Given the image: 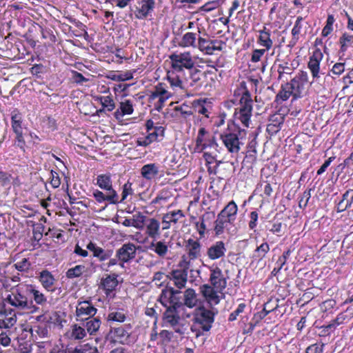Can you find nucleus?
Masks as SVG:
<instances>
[{
	"instance_id": "f257e3e1",
	"label": "nucleus",
	"mask_w": 353,
	"mask_h": 353,
	"mask_svg": "<svg viewBox=\"0 0 353 353\" xmlns=\"http://www.w3.org/2000/svg\"><path fill=\"white\" fill-rule=\"evenodd\" d=\"M181 291L175 290L169 283L161 290L158 301L165 308L163 321L171 327L176 326L180 321L179 310L182 307Z\"/></svg>"
},
{
	"instance_id": "f03ea898",
	"label": "nucleus",
	"mask_w": 353,
	"mask_h": 353,
	"mask_svg": "<svg viewBox=\"0 0 353 353\" xmlns=\"http://www.w3.org/2000/svg\"><path fill=\"white\" fill-rule=\"evenodd\" d=\"M28 288V283L24 282L11 288L3 299L4 303L19 310H29L31 314L37 312L39 307L34 305L32 300H29Z\"/></svg>"
},
{
	"instance_id": "7ed1b4c3",
	"label": "nucleus",
	"mask_w": 353,
	"mask_h": 353,
	"mask_svg": "<svg viewBox=\"0 0 353 353\" xmlns=\"http://www.w3.org/2000/svg\"><path fill=\"white\" fill-rule=\"evenodd\" d=\"M247 132L241 128L234 120H229L227 128L220 134V139L227 151L237 154L244 144Z\"/></svg>"
},
{
	"instance_id": "20e7f679",
	"label": "nucleus",
	"mask_w": 353,
	"mask_h": 353,
	"mask_svg": "<svg viewBox=\"0 0 353 353\" xmlns=\"http://www.w3.org/2000/svg\"><path fill=\"white\" fill-rule=\"evenodd\" d=\"M241 94V97L239 107L235 108L234 118L240 121L243 127L248 128L252 115L253 100L245 81L240 83L239 87L234 91V94Z\"/></svg>"
},
{
	"instance_id": "39448f33",
	"label": "nucleus",
	"mask_w": 353,
	"mask_h": 353,
	"mask_svg": "<svg viewBox=\"0 0 353 353\" xmlns=\"http://www.w3.org/2000/svg\"><path fill=\"white\" fill-rule=\"evenodd\" d=\"M214 321V313L203 306L196 307L192 314L190 330L197 338L208 332Z\"/></svg>"
},
{
	"instance_id": "423d86ee",
	"label": "nucleus",
	"mask_w": 353,
	"mask_h": 353,
	"mask_svg": "<svg viewBox=\"0 0 353 353\" xmlns=\"http://www.w3.org/2000/svg\"><path fill=\"white\" fill-rule=\"evenodd\" d=\"M145 136L137 139L138 146L148 147L154 142H160L165 137V128L159 122L155 123L150 119L145 122Z\"/></svg>"
},
{
	"instance_id": "0eeeda50",
	"label": "nucleus",
	"mask_w": 353,
	"mask_h": 353,
	"mask_svg": "<svg viewBox=\"0 0 353 353\" xmlns=\"http://www.w3.org/2000/svg\"><path fill=\"white\" fill-rule=\"evenodd\" d=\"M190 267V261H188L185 256H182L181 259L177 265V268L172 270L167 276L170 281H172V284L179 290L185 287Z\"/></svg>"
},
{
	"instance_id": "6e6552de",
	"label": "nucleus",
	"mask_w": 353,
	"mask_h": 353,
	"mask_svg": "<svg viewBox=\"0 0 353 353\" xmlns=\"http://www.w3.org/2000/svg\"><path fill=\"white\" fill-rule=\"evenodd\" d=\"M171 68L175 71L183 72L184 70H191L194 68L195 61L192 53L189 51L173 52L169 56Z\"/></svg>"
},
{
	"instance_id": "1a4fd4ad",
	"label": "nucleus",
	"mask_w": 353,
	"mask_h": 353,
	"mask_svg": "<svg viewBox=\"0 0 353 353\" xmlns=\"http://www.w3.org/2000/svg\"><path fill=\"white\" fill-rule=\"evenodd\" d=\"M167 88L165 83H158L148 94L149 102L152 103L154 109L159 112L163 109L165 103L172 97V94Z\"/></svg>"
},
{
	"instance_id": "9d476101",
	"label": "nucleus",
	"mask_w": 353,
	"mask_h": 353,
	"mask_svg": "<svg viewBox=\"0 0 353 353\" xmlns=\"http://www.w3.org/2000/svg\"><path fill=\"white\" fill-rule=\"evenodd\" d=\"M156 6L155 0H137L130 6V11L139 20L152 17Z\"/></svg>"
},
{
	"instance_id": "9b49d317",
	"label": "nucleus",
	"mask_w": 353,
	"mask_h": 353,
	"mask_svg": "<svg viewBox=\"0 0 353 353\" xmlns=\"http://www.w3.org/2000/svg\"><path fill=\"white\" fill-rule=\"evenodd\" d=\"M138 221L141 223H144L145 235L156 240L161 234V222L154 217L146 218L141 212L137 214Z\"/></svg>"
},
{
	"instance_id": "f8f14e48",
	"label": "nucleus",
	"mask_w": 353,
	"mask_h": 353,
	"mask_svg": "<svg viewBox=\"0 0 353 353\" xmlns=\"http://www.w3.org/2000/svg\"><path fill=\"white\" fill-rule=\"evenodd\" d=\"M216 145L214 136H212L205 128H199L195 140L194 152L201 153L206 148H214Z\"/></svg>"
},
{
	"instance_id": "ddd939ff",
	"label": "nucleus",
	"mask_w": 353,
	"mask_h": 353,
	"mask_svg": "<svg viewBox=\"0 0 353 353\" xmlns=\"http://www.w3.org/2000/svg\"><path fill=\"white\" fill-rule=\"evenodd\" d=\"M307 82L308 74L303 70H300L290 82H288L294 92V100L303 97V92Z\"/></svg>"
},
{
	"instance_id": "4468645a",
	"label": "nucleus",
	"mask_w": 353,
	"mask_h": 353,
	"mask_svg": "<svg viewBox=\"0 0 353 353\" xmlns=\"http://www.w3.org/2000/svg\"><path fill=\"white\" fill-rule=\"evenodd\" d=\"M274 65H277L278 81H281L285 74H290L296 68L293 62H290L289 55L284 57L282 50L277 51Z\"/></svg>"
},
{
	"instance_id": "2eb2a0df",
	"label": "nucleus",
	"mask_w": 353,
	"mask_h": 353,
	"mask_svg": "<svg viewBox=\"0 0 353 353\" xmlns=\"http://www.w3.org/2000/svg\"><path fill=\"white\" fill-rule=\"evenodd\" d=\"M225 44L219 39H209L199 36L196 48L204 54L212 55L215 51H222Z\"/></svg>"
},
{
	"instance_id": "dca6fc26",
	"label": "nucleus",
	"mask_w": 353,
	"mask_h": 353,
	"mask_svg": "<svg viewBox=\"0 0 353 353\" xmlns=\"http://www.w3.org/2000/svg\"><path fill=\"white\" fill-rule=\"evenodd\" d=\"M97 312L91 300L78 301L76 306L75 316L77 321L84 322L85 318L93 317Z\"/></svg>"
},
{
	"instance_id": "f3484780",
	"label": "nucleus",
	"mask_w": 353,
	"mask_h": 353,
	"mask_svg": "<svg viewBox=\"0 0 353 353\" xmlns=\"http://www.w3.org/2000/svg\"><path fill=\"white\" fill-rule=\"evenodd\" d=\"M323 59V53L318 48H315L309 57L307 66L311 73L313 81H317L320 78V64Z\"/></svg>"
},
{
	"instance_id": "a211bd4d",
	"label": "nucleus",
	"mask_w": 353,
	"mask_h": 353,
	"mask_svg": "<svg viewBox=\"0 0 353 353\" xmlns=\"http://www.w3.org/2000/svg\"><path fill=\"white\" fill-rule=\"evenodd\" d=\"M37 279L46 292L54 293L57 290V280L48 270L40 271L37 274Z\"/></svg>"
},
{
	"instance_id": "6ab92c4d",
	"label": "nucleus",
	"mask_w": 353,
	"mask_h": 353,
	"mask_svg": "<svg viewBox=\"0 0 353 353\" xmlns=\"http://www.w3.org/2000/svg\"><path fill=\"white\" fill-rule=\"evenodd\" d=\"M184 250L187 254L184 256L190 263L201 257L202 244L199 239L189 238L184 241Z\"/></svg>"
},
{
	"instance_id": "aec40b11",
	"label": "nucleus",
	"mask_w": 353,
	"mask_h": 353,
	"mask_svg": "<svg viewBox=\"0 0 353 353\" xmlns=\"http://www.w3.org/2000/svg\"><path fill=\"white\" fill-rule=\"evenodd\" d=\"M210 285L216 288L219 293H222L227 287V278L224 276L222 270L216 266L210 269Z\"/></svg>"
},
{
	"instance_id": "412c9836",
	"label": "nucleus",
	"mask_w": 353,
	"mask_h": 353,
	"mask_svg": "<svg viewBox=\"0 0 353 353\" xmlns=\"http://www.w3.org/2000/svg\"><path fill=\"white\" fill-rule=\"evenodd\" d=\"M110 333L120 343L129 344L132 341V325L131 323H125L119 327H112Z\"/></svg>"
},
{
	"instance_id": "4be33fe9",
	"label": "nucleus",
	"mask_w": 353,
	"mask_h": 353,
	"mask_svg": "<svg viewBox=\"0 0 353 353\" xmlns=\"http://www.w3.org/2000/svg\"><path fill=\"white\" fill-rule=\"evenodd\" d=\"M137 255V247L133 243H126L122 245L116 252V256L120 260V265L129 263Z\"/></svg>"
},
{
	"instance_id": "5701e85b",
	"label": "nucleus",
	"mask_w": 353,
	"mask_h": 353,
	"mask_svg": "<svg viewBox=\"0 0 353 353\" xmlns=\"http://www.w3.org/2000/svg\"><path fill=\"white\" fill-rule=\"evenodd\" d=\"M118 284L117 275L114 274H108L101 279L99 288L104 291L106 297L113 299Z\"/></svg>"
},
{
	"instance_id": "b1692460",
	"label": "nucleus",
	"mask_w": 353,
	"mask_h": 353,
	"mask_svg": "<svg viewBox=\"0 0 353 353\" xmlns=\"http://www.w3.org/2000/svg\"><path fill=\"white\" fill-rule=\"evenodd\" d=\"M200 70L194 69L193 72H190V75L188 77L185 78V91L187 93H190L191 94H194V93L199 92L202 88L201 77H200Z\"/></svg>"
},
{
	"instance_id": "393cba45",
	"label": "nucleus",
	"mask_w": 353,
	"mask_h": 353,
	"mask_svg": "<svg viewBox=\"0 0 353 353\" xmlns=\"http://www.w3.org/2000/svg\"><path fill=\"white\" fill-rule=\"evenodd\" d=\"M257 32L256 43L263 47L265 50L269 51L274 46V41L271 37V30L267 27V25H264L262 29L257 30Z\"/></svg>"
},
{
	"instance_id": "a878e982",
	"label": "nucleus",
	"mask_w": 353,
	"mask_h": 353,
	"mask_svg": "<svg viewBox=\"0 0 353 353\" xmlns=\"http://www.w3.org/2000/svg\"><path fill=\"white\" fill-rule=\"evenodd\" d=\"M201 34L200 28H197V32H188L182 35L178 40L177 46L181 48H197L198 37Z\"/></svg>"
},
{
	"instance_id": "bb28decb",
	"label": "nucleus",
	"mask_w": 353,
	"mask_h": 353,
	"mask_svg": "<svg viewBox=\"0 0 353 353\" xmlns=\"http://www.w3.org/2000/svg\"><path fill=\"white\" fill-rule=\"evenodd\" d=\"M226 252L225 243L223 241H217L208 248L206 254L210 260L215 261L224 257Z\"/></svg>"
},
{
	"instance_id": "cd10ccee",
	"label": "nucleus",
	"mask_w": 353,
	"mask_h": 353,
	"mask_svg": "<svg viewBox=\"0 0 353 353\" xmlns=\"http://www.w3.org/2000/svg\"><path fill=\"white\" fill-rule=\"evenodd\" d=\"M192 108L195 113L209 118L212 110V102L208 98L198 99L192 102Z\"/></svg>"
},
{
	"instance_id": "c85d7f7f",
	"label": "nucleus",
	"mask_w": 353,
	"mask_h": 353,
	"mask_svg": "<svg viewBox=\"0 0 353 353\" xmlns=\"http://www.w3.org/2000/svg\"><path fill=\"white\" fill-rule=\"evenodd\" d=\"M29 300H32L34 305L39 307L44 306L48 303L47 296L34 284L28 283Z\"/></svg>"
},
{
	"instance_id": "c756f323",
	"label": "nucleus",
	"mask_w": 353,
	"mask_h": 353,
	"mask_svg": "<svg viewBox=\"0 0 353 353\" xmlns=\"http://www.w3.org/2000/svg\"><path fill=\"white\" fill-rule=\"evenodd\" d=\"M17 323V316L15 312L11 310L1 308L0 310V328L9 329L14 326Z\"/></svg>"
},
{
	"instance_id": "7c9ffc66",
	"label": "nucleus",
	"mask_w": 353,
	"mask_h": 353,
	"mask_svg": "<svg viewBox=\"0 0 353 353\" xmlns=\"http://www.w3.org/2000/svg\"><path fill=\"white\" fill-rule=\"evenodd\" d=\"M285 117L280 113H274L270 117L269 123L267 125V132L273 136L279 132L283 125Z\"/></svg>"
},
{
	"instance_id": "2f4dec72",
	"label": "nucleus",
	"mask_w": 353,
	"mask_h": 353,
	"mask_svg": "<svg viewBox=\"0 0 353 353\" xmlns=\"http://www.w3.org/2000/svg\"><path fill=\"white\" fill-rule=\"evenodd\" d=\"M183 73L172 69L171 71L168 72L167 79L173 90L185 91V78L181 76Z\"/></svg>"
},
{
	"instance_id": "473e14b6",
	"label": "nucleus",
	"mask_w": 353,
	"mask_h": 353,
	"mask_svg": "<svg viewBox=\"0 0 353 353\" xmlns=\"http://www.w3.org/2000/svg\"><path fill=\"white\" fill-rule=\"evenodd\" d=\"M87 249L91 251L93 256L98 259L100 262L109 259L113 254L112 249H103L91 241L87 245Z\"/></svg>"
},
{
	"instance_id": "72a5a7b5",
	"label": "nucleus",
	"mask_w": 353,
	"mask_h": 353,
	"mask_svg": "<svg viewBox=\"0 0 353 353\" xmlns=\"http://www.w3.org/2000/svg\"><path fill=\"white\" fill-rule=\"evenodd\" d=\"M200 292L206 301L210 305H217L220 299L216 288L209 284H203L200 287Z\"/></svg>"
},
{
	"instance_id": "f704fd0d",
	"label": "nucleus",
	"mask_w": 353,
	"mask_h": 353,
	"mask_svg": "<svg viewBox=\"0 0 353 353\" xmlns=\"http://www.w3.org/2000/svg\"><path fill=\"white\" fill-rule=\"evenodd\" d=\"M238 205L234 201H230L219 213L230 222V225H234L238 213Z\"/></svg>"
},
{
	"instance_id": "c9c22d12",
	"label": "nucleus",
	"mask_w": 353,
	"mask_h": 353,
	"mask_svg": "<svg viewBox=\"0 0 353 353\" xmlns=\"http://www.w3.org/2000/svg\"><path fill=\"white\" fill-rule=\"evenodd\" d=\"M217 69L212 66V70H207L204 72L200 70L201 83L202 88H212L214 85L217 79Z\"/></svg>"
},
{
	"instance_id": "e433bc0d",
	"label": "nucleus",
	"mask_w": 353,
	"mask_h": 353,
	"mask_svg": "<svg viewBox=\"0 0 353 353\" xmlns=\"http://www.w3.org/2000/svg\"><path fill=\"white\" fill-rule=\"evenodd\" d=\"M304 19L301 16H298L295 21L294 25L292 29V38L289 41L288 47L290 49L293 48L298 43L300 39V34L303 27Z\"/></svg>"
},
{
	"instance_id": "4c0bfd02",
	"label": "nucleus",
	"mask_w": 353,
	"mask_h": 353,
	"mask_svg": "<svg viewBox=\"0 0 353 353\" xmlns=\"http://www.w3.org/2000/svg\"><path fill=\"white\" fill-rule=\"evenodd\" d=\"M285 227V225L283 223V219L278 217L277 214L270 220L266 225V228L269 232L278 236L283 235Z\"/></svg>"
},
{
	"instance_id": "58836bf2",
	"label": "nucleus",
	"mask_w": 353,
	"mask_h": 353,
	"mask_svg": "<svg viewBox=\"0 0 353 353\" xmlns=\"http://www.w3.org/2000/svg\"><path fill=\"white\" fill-rule=\"evenodd\" d=\"M107 194H105L103 192L96 190L93 192V196L96 201L99 203H103L105 201H108L110 204H118L119 201V195L117 192H106Z\"/></svg>"
},
{
	"instance_id": "ea45409f",
	"label": "nucleus",
	"mask_w": 353,
	"mask_h": 353,
	"mask_svg": "<svg viewBox=\"0 0 353 353\" xmlns=\"http://www.w3.org/2000/svg\"><path fill=\"white\" fill-rule=\"evenodd\" d=\"M134 112L133 103L130 99H125L119 103V108L114 112V116L117 120H120L125 115L132 114Z\"/></svg>"
},
{
	"instance_id": "a19ab883",
	"label": "nucleus",
	"mask_w": 353,
	"mask_h": 353,
	"mask_svg": "<svg viewBox=\"0 0 353 353\" xmlns=\"http://www.w3.org/2000/svg\"><path fill=\"white\" fill-rule=\"evenodd\" d=\"M348 309L349 308H347L346 311L339 313L336 317L331 321L327 325H323L321 327L323 331L327 332L330 330L334 329L336 326L342 325L350 321L352 317L347 314Z\"/></svg>"
},
{
	"instance_id": "79ce46f5",
	"label": "nucleus",
	"mask_w": 353,
	"mask_h": 353,
	"mask_svg": "<svg viewBox=\"0 0 353 353\" xmlns=\"http://www.w3.org/2000/svg\"><path fill=\"white\" fill-rule=\"evenodd\" d=\"M198 300L195 290L192 288H188L183 293V299L181 301L182 307L181 310H183L185 307L189 308H194L197 305Z\"/></svg>"
},
{
	"instance_id": "37998d69",
	"label": "nucleus",
	"mask_w": 353,
	"mask_h": 353,
	"mask_svg": "<svg viewBox=\"0 0 353 353\" xmlns=\"http://www.w3.org/2000/svg\"><path fill=\"white\" fill-rule=\"evenodd\" d=\"M149 248L150 250L154 252L160 258H165L169 251V247L168 243L165 241H156L153 240Z\"/></svg>"
},
{
	"instance_id": "c03bdc74",
	"label": "nucleus",
	"mask_w": 353,
	"mask_h": 353,
	"mask_svg": "<svg viewBox=\"0 0 353 353\" xmlns=\"http://www.w3.org/2000/svg\"><path fill=\"white\" fill-rule=\"evenodd\" d=\"M13 267L22 273H28L32 268V263L28 258L21 257L19 254L14 256Z\"/></svg>"
},
{
	"instance_id": "a18cd8bd",
	"label": "nucleus",
	"mask_w": 353,
	"mask_h": 353,
	"mask_svg": "<svg viewBox=\"0 0 353 353\" xmlns=\"http://www.w3.org/2000/svg\"><path fill=\"white\" fill-rule=\"evenodd\" d=\"M97 185L106 192H117L112 186V180L110 173L99 174L97 177Z\"/></svg>"
},
{
	"instance_id": "49530a36",
	"label": "nucleus",
	"mask_w": 353,
	"mask_h": 353,
	"mask_svg": "<svg viewBox=\"0 0 353 353\" xmlns=\"http://www.w3.org/2000/svg\"><path fill=\"white\" fill-rule=\"evenodd\" d=\"M159 174V167L154 163L144 165L141 168V174L142 177L148 181L154 179Z\"/></svg>"
},
{
	"instance_id": "de8ad7c7",
	"label": "nucleus",
	"mask_w": 353,
	"mask_h": 353,
	"mask_svg": "<svg viewBox=\"0 0 353 353\" xmlns=\"http://www.w3.org/2000/svg\"><path fill=\"white\" fill-rule=\"evenodd\" d=\"M11 125L15 134L23 133L22 114L17 108L11 112Z\"/></svg>"
},
{
	"instance_id": "09e8293b",
	"label": "nucleus",
	"mask_w": 353,
	"mask_h": 353,
	"mask_svg": "<svg viewBox=\"0 0 353 353\" xmlns=\"http://www.w3.org/2000/svg\"><path fill=\"white\" fill-rule=\"evenodd\" d=\"M85 323H83V325L85 327V331L90 334H95L99 330L101 325V321L100 317H90L84 319Z\"/></svg>"
},
{
	"instance_id": "8fccbe9b",
	"label": "nucleus",
	"mask_w": 353,
	"mask_h": 353,
	"mask_svg": "<svg viewBox=\"0 0 353 353\" xmlns=\"http://www.w3.org/2000/svg\"><path fill=\"white\" fill-rule=\"evenodd\" d=\"M106 78L114 81H125L133 78V74L131 71H109L106 74Z\"/></svg>"
},
{
	"instance_id": "3c124183",
	"label": "nucleus",
	"mask_w": 353,
	"mask_h": 353,
	"mask_svg": "<svg viewBox=\"0 0 353 353\" xmlns=\"http://www.w3.org/2000/svg\"><path fill=\"white\" fill-rule=\"evenodd\" d=\"M291 96L292 97V100L294 101L292 90L288 82L285 83L281 85L279 92L276 95L275 101L277 103L285 101L289 99Z\"/></svg>"
},
{
	"instance_id": "603ef678",
	"label": "nucleus",
	"mask_w": 353,
	"mask_h": 353,
	"mask_svg": "<svg viewBox=\"0 0 353 353\" xmlns=\"http://www.w3.org/2000/svg\"><path fill=\"white\" fill-rule=\"evenodd\" d=\"M339 44L340 46L339 52L344 54L347 49L353 45V34L347 32H343L339 37Z\"/></svg>"
},
{
	"instance_id": "864d4df0",
	"label": "nucleus",
	"mask_w": 353,
	"mask_h": 353,
	"mask_svg": "<svg viewBox=\"0 0 353 353\" xmlns=\"http://www.w3.org/2000/svg\"><path fill=\"white\" fill-rule=\"evenodd\" d=\"M228 225H230L228 220L218 214L214 226L215 236H219L222 235Z\"/></svg>"
},
{
	"instance_id": "5fc2aeb1",
	"label": "nucleus",
	"mask_w": 353,
	"mask_h": 353,
	"mask_svg": "<svg viewBox=\"0 0 353 353\" xmlns=\"http://www.w3.org/2000/svg\"><path fill=\"white\" fill-rule=\"evenodd\" d=\"M127 319V312L123 308H118L110 312L107 316V321L123 323Z\"/></svg>"
},
{
	"instance_id": "6e6d98bb",
	"label": "nucleus",
	"mask_w": 353,
	"mask_h": 353,
	"mask_svg": "<svg viewBox=\"0 0 353 353\" xmlns=\"http://www.w3.org/2000/svg\"><path fill=\"white\" fill-rule=\"evenodd\" d=\"M97 100L102 105V109L99 110L100 112H111L115 108V103L110 94L108 96H99L97 97Z\"/></svg>"
},
{
	"instance_id": "4d7b16f0",
	"label": "nucleus",
	"mask_w": 353,
	"mask_h": 353,
	"mask_svg": "<svg viewBox=\"0 0 353 353\" xmlns=\"http://www.w3.org/2000/svg\"><path fill=\"white\" fill-rule=\"evenodd\" d=\"M203 157L205 161V165L208 167V172L210 174H216V169L221 163L216 162L215 157L209 152H204Z\"/></svg>"
},
{
	"instance_id": "13d9d810",
	"label": "nucleus",
	"mask_w": 353,
	"mask_h": 353,
	"mask_svg": "<svg viewBox=\"0 0 353 353\" xmlns=\"http://www.w3.org/2000/svg\"><path fill=\"white\" fill-rule=\"evenodd\" d=\"M214 214L210 212H206L201 218V222L196 221L195 224L196 230H197L201 238L203 237L205 234L206 225L205 224V219H212L214 218Z\"/></svg>"
},
{
	"instance_id": "bf43d9fd",
	"label": "nucleus",
	"mask_w": 353,
	"mask_h": 353,
	"mask_svg": "<svg viewBox=\"0 0 353 353\" xmlns=\"http://www.w3.org/2000/svg\"><path fill=\"white\" fill-rule=\"evenodd\" d=\"M270 304H271V300L266 302L263 305V308L261 311L254 314L253 320H255L256 322H258V323H259L260 321L263 320L267 315H268L270 312L275 311L279 307L278 303H276L274 307L268 308V305Z\"/></svg>"
},
{
	"instance_id": "052dcab7",
	"label": "nucleus",
	"mask_w": 353,
	"mask_h": 353,
	"mask_svg": "<svg viewBox=\"0 0 353 353\" xmlns=\"http://www.w3.org/2000/svg\"><path fill=\"white\" fill-rule=\"evenodd\" d=\"M71 338L75 340H81L86 336V331L84 326L74 324L71 326Z\"/></svg>"
},
{
	"instance_id": "680f3d73",
	"label": "nucleus",
	"mask_w": 353,
	"mask_h": 353,
	"mask_svg": "<svg viewBox=\"0 0 353 353\" xmlns=\"http://www.w3.org/2000/svg\"><path fill=\"white\" fill-rule=\"evenodd\" d=\"M165 214L168 216V221L174 225L178 224L179 221L185 217V214L181 210L169 211Z\"/></svg>"
},
{
	"instance_id": "e2e57ef3",
	"label": "nucleus",
	"mask_w": 353,
	"mask_h": 353,
	"mask_svg": "<svg viewBox=\"0 0 353 353\" xmlns=\"http://www.w3.org/2000/svg\"><path fill=\"white\" fill-rule=\"evenodd\" d=\"M134 194V190L132 188V183L128 181L122 186L121 199H119V203H124L125 200L130 195Z\"/></svg>"
},
{
	"instance_id": "0e129e2a",
	"label": "nucleus",
	"mask_w": 353,
	"mask_h": 353,
	"mask_svg": "<svg viewBox=\"0 0 353 353\" xmlns=\"http://www.w3.org/2000/svg\"><path fill=\"white\" fill-rule=\"evenodd\" d=\"M270 251V245L267 242L261 243L254 250V256L256 259H262L266 254Z\"/></svg>"
},
{
	"instance_id": "69168bd1",
	"label": "nucleus",
	"mask_w": 353,
	"mask_h": 353,
	"mask_svg": "<svg viewBox=\"0 0 353 353\" xmlns=\"http://www.w3.org/2000/svg\"><path fill=\"white\" fill-rule=\"evenodd\" d=\"M170 198V192L166 190H162L159 192L157 196L152 200L151 205H156L157 203H166Z\"/></svg>"
},
{
	"instance_id": "338daca9",
	"label": "nucleus",
	"mask_w": 353,
	"mask_h": 353,
	"mask_svg": "<svg viewBox=\"0 0 353 353\" xmlns=\"http://www.w3.org/2000/svg\"><path fill=\"white\" fill-rule=\"evenodd\" d=\"M85 270V266L83 265H77L74 268H70L66 272V276L68 279H73L80 276Z\"/></svg>"
},
{
	"instance_id": "774afa93",
	"label": "nucleus",
	"mask_w": 353,
	"mask_h": 353,
	"mask_svg": "<svg viewBox=\"0 0 353 353\" xmlns=\"http://www.w3.org/2000/svg\"><path fill=\"white\" fill-rule=\"evenodd\" d=\"M72 353H99V352L96 347L86 343L76 347Z\"/></svg>"
}]
</instances>
